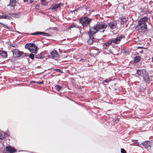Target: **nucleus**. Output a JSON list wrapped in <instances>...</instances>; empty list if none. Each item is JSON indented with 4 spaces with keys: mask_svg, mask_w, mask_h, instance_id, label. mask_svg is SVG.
I'll use <instances>...</instances> for the list:
<instances>
[{
    "mask_svg": "<svg viewBox=\"0 0 153 153\" xmlns=\"http://www.w3.org/2000/svg\"><path fill=\"white\" fill-rule=\"evenodd\" d=\"M107 26V25L104 22H100L95 25L94 27H91L89 26V30L88 32L89 39H93L94 36V34L97 33L98 31L103 32Z\"/></svg>",
    "mask_w": 153,
    "mask_h": 153,
    "instance_id": "f257e3e1",
    "label": "nucleus"
},
{
    "mask_svg": "<svg viewBox=\"0 0 153 153\" xmlns=\"http://www.w3.org/2000/svg\"><path fill=\"white\" fill-rule=\"evenodd\" d=\"M92 19H90L87 16L82 17L79 19V22L83 27L88 25L91 21Z\"/></svg>",
    "mask_w": 153,
    "mask_h": 153,
    "instance_id": "f03ea898",
    "label": "nucleus"
},
{
    "mask_svg": "<svg viewBox=\"0 0 153 153\" xmlns=\"http://www.w3.org/2000/svg\"><path fill=\"white\" fill-rule=\"evenodd\" d=\"M21 14L20 13H10L8 14H5L4 15L3 19H6L9 20H11L12 18L11 17L18 18L20 17Z\"/></svg>",
    "mask_w": 153,
    "mask_h": 153,
    "instance_id": "7ed1b4c3",
    "label": "nucleus"
},
{
    "mask_svg": "<svg viewBox=\"0 0 153 153\" xmlns=\"http://www.w3.org/2000/svg\"><path fill=\"white\" fill-rule=\"evenodd\" d=\"M136 28L140 32H144L147 30V25L146 24L138 23Z\"/></svg>",
    "mask_w": 153,
    "mask_h": 153,
    "instance_id": "20e7f679",
    "label": "nucleus"
},
{
    "mask_svg": "<svg viewBox=\"0 0 153 153\" xmlns=\"http://www.w3.org/2000/svg\"><path fill=\"white\" fill-rule=\"evenodd\" d=\"M63 4L62 3H59L52 4V6L48 8V10H52L53 11L57 10L58 9H61V7Z\"/></svg>",
    "mask_w": 153,
    "mask_h": 153,
    "instance_id": "39448f33",
    "label": "nucleus"
},
{
    "mask_svg": "<svg viewBox=\"0 0 153 153\" xmlns=\"http://www.w3.org/2000/svg\"><path fill=\"white\" fill-rule=\"evenodd\" d=\"M124 36L121 35L120 36H117L115 38H112L111 39L112 43H113L116 44H118L120 43V41L124 37Z\"/></svg>",
    "mask_w": 153,
    "mask_h": 153,
    "instance_id": "423d86ee",
    "label": "nucleus"
},
{
    "mask_svg": "<svg viewBox=\"0 0 153 153\" xmlns=\"http://www.w3.org/2000/svg\"><path fill=\"white\" fill-rule=\"evenodd\" d=\"M147 73L145 70L144 69L138 70L137 71L136 74L138 76H143Z\"/></svg>",
    "mask_w": 153,
    "mask_h": 153,
    "instance_id": "0eeeda50",
    "label": "nucleus"
},
{
    "mask_svg": "<svg viewBox=\"0 0 153 153\" xmlns=\"http://www.w3.org/2000/svg\"><path fill=\"white\" fill-rule=\"evenodd\" d=\"M52 58L53 59L58 58L59 56V54L56 51H53L51 53Z\"/></svg>",
    "mask_w": 153,
    "mask_h": 153,
    "instance_id": "6e6552de",
    "label": "nucleus"
},
{
    "mask_svg": "<svg viewBox=\"0 0 153 153\" xmlns=\"http://www.w3.org/2000/svg\"><path fill=\"white\" fill-rule=\"evenodd\" d=\"M13 55L17 57H20L21 54V52L19 51L18 49H14L13 51Z\"/></svg>",
    "mask_w": 153,
    "mask_h": 153,
    "instance_id": "1a4fd4ad",
    "label": "nucleus"
},
{
    "mask_svg": "<svg viewBox=\"0 0 153 153\" xmlns=\"http://www.w3.org/2000/svg\"><path fill=\"white\" fill-rule=\"evenodd\" d=\"M144 81L146 83H149L150 81V79L147 72L143 76Z\"/></svg>",
    "mask_w": 153,
    "mask_h": 153,
    "instance_id": "9d476101",
    "label": "nucleus"
},
{
    "mask_svg": "<svg viewBox=\"0 0 153 153\" xmlns=\"http://www.w3.org/2000/svg\"><path fill=\"white\" fill-rule=\"evenodd\" d=\"M37 47L36 45L34 44L33 43V45L31 47L30 52L32 53H36L37 51Z\"/></svg>",
    "mask_w": 153,
    "mask_h": 153,
    "instance_id": "9b49d317",
    "label": "nucleus"
},
{
    "mask_svg": "<svg viewBox=\"0 0 153 153\" xmlns=\"http://www.w3.org/2000/svg\"><path fill=\"white\" fill-rule=\"evenodd\" d=\"M148 19V17H143V18H142L138 22V23H141L142 24H146Z\"/></svg>",
    "mask_w": 153,
    "mask_h": 153,
    "instance_id": "f8f14e48",
    "label": "nucleus"
},
{
    "mask_svg": "<svg viewBox=\"0 0 153 153\" xmlns=\"http://www.w3.org/2000/svg\"><path fill=\"white\" fill-rule=\"evenodd\" d=\"M6 149L7 151L10 153H13L16 151V150L15 149L10 146L6 147Z\"/></svg>",
    "mask_w": 153,
    "mask_h": 153,
    "instance_id": "ddd939ff",
    "label": "nucleus"
},
{
    "mask_svg": "<svg viewBox=\"0 0 153 153\" xmlns=\"http://www.w3.org/2000/svg\"><path fill=\"white\" fill-rule=\"evenodd\" d=\"M128 17L124 16H122L120 18V20L122 22L121 24L124 25L126 24V22L128 21Z\"/></svg>",
    "mask_w": 153,
    "mask_h": 153,
    "instance_id": "4468645a",
    "label": "nucleus"
},
{
    "mask_svg": "<svg viewBox=\"0 0 153 153\" xmlns=\"http://www.w3.org/2000/svg\"><path fill=\"white\" fill-rule=\"evenodd\" d=\"M108 25L111 29H115L117 27V24L114 22H111L108 23Z\"/></svg>",
    "mask_w": 153,
    "mask_h": 153,
    "instance_id": "2eb2a0df",
    "label": "nucleus"
},
{
    "mask_svg": "<svg viewBox=\"0 0 153 153\" xmlns=\"http://www.w3.org/2000/svg\"><path fill=\"white\" fill-rule=\"evenodd\" d=\"M142 144L146 149H149L151 147L150 143L149 141H144L142 143Z\"/></svg>",
    "mask_w": 153,
    "mask_h": 153,
    "instance_id": "dca6fc26",
    "label": "nucleus"
},
{
    "mask_svg": "<svg viewBox=\"0 0 153 153\" xmlns=\"http://www.w3.org/2000/svg\"><path fill=\"white\" fill-rule=\"evenodd\" d=\"M0 56L2 58H6L7 57V54L6 51H2L0 52Z\"/></svg>",
    "mask_w": 153,
    "mask_h": 153,
    "instance_id": "f3484780",
    "label": "nucleus"
},
{
    "mask_svg": "<svg viewBox=\"0 0 153 153\" xmlns=\"http://www.w3.org/2000/svg\"><path fill=\"white\" fill-rule=\"evenodd\" d=\"M4 135L1 134L0 135V139H1L2 140H4V137H7L9 136V133L7 134L6 133L4 132Z\"/></svg>",
    "mask_w": 153,
    "mask_h": 153,
    "instance_id": "a211bd4d",
    "label": "nucleus"
},
{
    "mask_svg": "<svg viewBox=\"0 0 153 153\" xmlns=\"http://www.w3.org/2000/svg\"><path fill=\"white\" fill-rule=\"evenodd\" d=\"M44 58V56L41 53L38 54L35 56V58L38 59H42Z\"/></svg>",
    "mask_w": 153,
    "mask_h": 153,
    "instance_id": "6ab92c4d",
    "label": "nucleus"
},
{
    "mask_svg": "<svg viewBox=\"0 0 153 153\" xmlns=\"http://www.w3.org/2000/svg\"><path fill=\"white\" fill-rule=\"evenodd\" d=\"M141 58L140 56H136L134 58V61L135 63L139 62Z\"/></svg>",
    "mask_w": 153,
    "mask_h": 153,
    "instance_id": "aec40b11",
    "label": "nucleus"
},
{
    "mask_svg": "<svg viewBox=\"0 0 153 153\" xmlns=\"http://www.w3.org/2000/svg\"><path fill=\"white\" fill-rule=\"evenodd\" d=\"M32 45L33 43H27L25 45V48H27L30 51L31 49V46Z\"/></svg>",
    "mask_w": 153,
    "mask_h": 153,
    "instance_id": "412c9836",
    "label": "nucleus"
},
{
    "mask_svg": "<svg viewBox=\"0 0 153 153\" xmlns=\"http://www.w3.org/2000/svg\"><path fill=\"white\" fill-rule=\"evenodd\" d=\"M44 32H36L35 33H32L30 34L33 35H41L43 36Z\"/></svg>",
    "mask_w": 153,
    "mask_h": 153,
    "instance_id": "4be33fe9",
    "label": "nucleus"
},
{
    "mask_svg": "<svg viewBox=\"0 0 153 153\" xmlns=\"http://www.w3.org/2000/svg\"><path fill=\"white\" fill-rule=\"evenodd\" d=\"M111 80H112V79H110V78H108V79H105V80L103 81L102 83H108L109 82H110V81H111Z\"/></svg>",
    "mask_w": 153,
    "mask_h": 153,
    "instance_id": "5701e85b",
    "label": "nucleus"
},
{
    "mask_svg": "<svg viewBox=\"0 0 153 153\" xmlns=\"http://www.w3.org/2000/svg\"><path fill=\"white\" fill-rule=\"evenodd\" d=\"M16 4L15 1L13 0L10 1V5L12 7H13Z\"/></svg>",
    "mask_w": 153,
    "mask_h": 153,
    "instance_id": "b1692460",
    "label": "nucleus"
},
{
    "mask_svg": "<svg viewBox=\"0 0 153 153\" xmlns=\"http://www.w3.org/2000/svg\"><path fill=\"white\" fill-rule=\"evenodd\" d=\"M111 43H112V42L111 41L109 43V42L108 43H105L103 44V47L104 48H105L106 47H107L109 45L111 44Z\"/></svg>",
    "mask_w": 153,
    "mask_h": 153,
    "instance_id": "393cba45",
    "label": "nucleus"
},
{
    "mask_svg": "<svg viewBox=\"0 0 153 153\" xmlns=\"http://www.w3.org/2000/svg\"><path fill=\"white\" fill-rule=\"evenodd\" d=\"M46 0H41V2L42 5L45 6L47 3L45 2Z\"/></svg>",
    "mask_w": 153,
    "mask_h": 153,
    "instance_id": "a878e982",
    "label": "nucleus"
},
{
    "mask_svg": "<svg viewBox=\"0 0 153 153\" xmlns=\"http://www.w3.org/2000/svg\"><path fill=\"white\" fill-rule=\"evenodd\" d=\"M29 56V57L32 59H33L35 58L34 54L32 53H30Z\"/></svg>",
    "mask_w": 153,
    "mask_h": 153,
    "instance_id": "bb28decb",
    "label": "nucleus"
},
{
    "mask_svg": "<svg viewBox=\"0 0 153 153\" xmlns=\"http://www.w3.org/2000/svg\"><path fill=\"white\" fill-rule=\"evenodd\" d=\"M88 42L89 44H92L93 42V39H89L88 41Z\"/></svg>",
    "mask_w": 153,
    "mask_h": 153,
    "instance_id": "cd10ccee",
    "label": "nucleus"
},
{
    "mask_svg": "<svg viewBox=\"0 0 153 153\" xmlns=\"http://www.w3.org/2000/svg\"><path fill=\"white\" fill-rule=\"evenodd\" d=\"M54 70L55 71H56L57 72L61 73H63V71L62 70H61L59 69H55Z\"/></svg>",
    "mask_w": 153,
    "mask_h": 153,
    "instance_id": "c85d7f7f",
    "label": "nucleus"
},
{
    "mask_svg": "<svg viewBox=\"0 0 153 153\" xmlns=\"http://www.w3.org/2000/svg\"><path fill=\"white\" fill-rule=\"evenodd\" d=\"M55 88L57 90L59 91L61 88V87L59 85H56L55 86Z\"/></svg>",
    "mask_w": 153,
    "mask_h": 153,
    "instance_id": "c756f323",
    "label": "nucleus"
},
{
    "mask_svg": "<svg viewBox=\"0 0 153 153\" xmlns=\"http://www.w3.org/2000/svg\"><path fill=\"white\" fill-rule=\"evenodd\" d=\"M21 57H23L25 56H27L23 52H21Z\"/></svg>",
    "mask_w": 153,
    "mask_h": 153,
    "instance_id": "7c9ffc66",
    "label": "nucleus"
},
{
    "mask_svg": "<svg viewBox=\"0 0 153 153\" xmlns=\"http://www.w3.org/2000/svg\"><path fill=\"white\" fill-rule=\"evenodd\" d=\"M121 153H126V151L125 150V149H122V148L121 149Z\"/></svg>",
    "mask_w": 153,
    "mask_h": 153,
    "instance_id": "2f4dec72",
    "label": "nucleus"
},
{
    "mask_svg": "<svg viewBox=\"0 0 153 153\" xmlns=\"http://www.w3.org/2000/svg\"><path fill=\"white\" fill-rule=\"evenodd\" d=\"M39 8V4H36L35 6V8L36 9H38Z\"/></svg>",
    "mask_w": 153,
    "mask_h": 153,
    "instance_id": "473e14b6",
    "label": "nucleus"
},
{
    "mask_svg": "<svg viewBox=\"0 0 153 153\" xmlns=\"http://www.w3.org/2000/svg\"><path fill=\"white\" fill-rule=\"evenodd\" d=\"M49 34L48 33H45L44 32L43 36H49Z\"/></svg>",
    "mask_w": 153,
    "mask_h": 153,
    "instance_id": "72a5a7b5",
    "label": "nucleus"
},
{
    "mask_svg": "<svg viewBox=\"0 0 153 153\" xmlns=\"http://www.w3.org/2000/svg\"><path fill=\"white\" fill-rule=\"evenodd\" d=\"M43 81H42V82H37V83L39 84L40 85L43 84Z\"/></svg>",
    "mask_w": 153,
    "mask_h": 153,
    "instance_id": "f704fd0d",
    "label": "nucleus"
},
{
    "mask_svg": "<svg viewBox=\"0 0 153 153\" xmlns=\"http://www.w3.org/2000/svg\"><path fill=\"white\" fill-rule=\"evenodd\" d=\"M11 46L13 47H16L17 45L16 44H12L11 45Z\"/></svg>",
    "mask_w": 153,
    "mask_h": 153,
    "instance_id": "c9c22d12",
    "label": "nucleus"
},
{
    "mask_svg": "<svg viewBox=\"0 0 153 153\" xmlns=\"http://www.w3.org/2000/svg\"><path fill=\"white\" fill-rule=\"evenodd\" d=\"M37 82H36V81H31L30 82V83H37Z\"/></svg>",
    "mask_w": 153,
    "mask_h": 153,
    "instance_id": "e433bc0d",
    "label": "nucleus"
},
{
    "mask_svg": "<svg viewBox=\"0 0 153 153\" xmlns=\"http://www.w3.org/2000/svg\"><path fill=\"white\" fill-rule=\"evenodd\" d=\"M4 15H0V19H3Z\"/></svg>",
    "mask_w": 153,
    "mask_h": 153,
    "instance_id": "4c0bfd02",
    "label": "nucleus"
},
{
    "mask_svg": "<svg viewBox=\"0 0 153 153\" xmlns=\"http://www.w3.org/2000/svg\"><path fill=\"white\" fill-rule=\"evenodd\" d=\"M139 52L140 53H142L143 52V50H141V51H140Z\"/></svg>",
    "mask_w": 153,
    "mask_h": 153,
    "instance_id": "58836bf2",
    "label": "nucleus"
},
{
    "mask_svg": "<svg viewBox=\"0 0 153 153\" xmlns=\"http://www.w3.org/2000/svg\"><path fill=\"white\" fill-rule=\"evenodd\" d=\"M143 48L142 47H137V48Z\"/></svg>",
    "mask_w": 153,
    "mask_h": 153,
    "instance_id": "ea45409f",
    "label": "nucleus"
},
{
    "mask_svg": "<svg viewBox=\"0 0 153 153\" xmlns=\"http://www.w3.org/2000/svg\"><path fill=\"white\" fill-rule=\"evenodd\" d=\"M54 30H57V28H56V27H54Z\"/></svg>",
    "mask_w": 153,
    "mask_h": 153,
    "instance_id": "a19ab883",
    "label": "nucleus"
},
{
    "mask_svg": "<svg viewBox=\"0 0 153 153\" xmlns=\"http://www.w3.org/2000/svg\"><path fill=\"white\" fill-rule=\"evenodd\" d=\"M73 27L72 26H71L70 27H69V28H72Z\"/></svg>",
    "mask_w": 153,
    "mask_h": 153,
    "instance_id": "79ce46f5",
    "label": "nucleus"
},
{
    "mask_svg": "<svg viewBox=\"0 0 153 153\" xmlns=\"http://www.w3.org/2000/svg\"><path fill=\"white\" fill-rule=\"evenodd\" d=\"M24 2H25L26 1H27L28 0H23Z\"/></svg>",
    "mask_w": 153,
    "mask_h": 153,
    "instance_id": "37998d69",
    "label": "nucleus"
},
{
    "mask_svg": "<svg viewBox=\"0 0 153 153\" xmlns=\"http://www.w3.org/2000/svg\"><path fill=\"white\" fill-rule=\"evenodd\" d=\"M152 62L153 63V57H152Z\"/></svg>",
    "mask_w": 153,
    "mask_h": 153,
    "instance_id": "c03bdc74",
    "label": "nucleus"
},
{
    "mask_svg": "<svg viewBox=\"0 0 153 153\" xmlns=\"http://www.w3.org/2000/svg\"><path fill=\"white\" fill-rule=\"evenodd\" d=\"M0 24H1V25H4V24L3 23H0Z\"/></svg>",
    "mask_w": 153,
    "mask_h": 153,
    "instance_id": "a18cd8bd",
    "label": "nucleus"
},
{
    "mask_svg": "<svg viewBox=\"0 0 153 153\" xmlns=\"http://www.w3.org/2000/svg\"><path fill=\"white\" fill-rule=\"evenodd\" d=\"M7 28H8V29H9V27H8L7 26Z\"/></svg>",
    "mask_w": 153,
    "mask_h": 153,
    "instance_id": "49530a36",
    "label": "nucleus"
},
{
    "mask_svg": "<svg viewBox=\"0 0 153 153\" xmlns=\"http://www.w3.org/2000/svg\"><path fill=\"white\" fill-rule=\"evenodd\" d=\"M17 32H18V33H20V32H18V31H17Z\"/></svg>",
    "mask_w": 153,
    "mask_h": 153,
    "instance_id": "de8ad7c7",
    "label": "nucleus"
},
{
    "mask_svg": "<svg viewBox=\"0 0 153 153\" xmlns=\"http://www.w3.org/2000/svg\"><path fill=\"white\" fill-rule=\"evenodd\" d=\"M152 18L153 19V16H152Z\"/></svg>",
    "mask_w": 153,
    "mask_h": 153,
    "instance_id": "09e8293b",
    "label": "nucleus"
},
{
    "mask_svg": "<svg viewBox=\"0 0 153 153\" xmlns=\"http://www.w3.org/2000/svg\"><path fill=\"white\" fill-rule=\"evenodd\" d=\"M152 3H153V1H152Z\"/></svg>",
    "mask_w": 153,
    "mask_h": 153,
    "instance_id": "8fccbe9b",
    "label": "nucleus"
}]
</instances>
